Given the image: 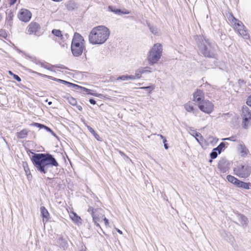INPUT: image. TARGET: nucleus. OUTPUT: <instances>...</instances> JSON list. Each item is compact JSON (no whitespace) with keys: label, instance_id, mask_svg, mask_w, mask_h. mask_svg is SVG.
I'll list each match as a JSON object with an SVG mask.
<instances>
[{"label":"nucleus","instance_id":"f257e3e1","mask_svg":"<svg viewBox=\"0 0 251 251\" xmlns=\"http://www.w3.org/2000/svg\"><path fill=\"white\" fill-rule=\"evenodd\" d=\"M31 153L33 155L30 157L31 160L37 170L42 174H46L50 167L59 166L56 159L49 153Z\"/></svg>","mask_w":251,"mask_h":251},{"label":"nucleus","instance_id":"f03ea898","mask_svg":"<svg viewBox=\"0 0 251 251\" xmlns=\"http://www.w3.org/2000/svg\"><path fill=\"white\" fill-rule=\"evenodd\" d=\"M199 51L205 57L217 60L218 55L215 46L202 35H197L195 37Z\"/></svg>","mask_w":251,"mask_h":251},{"label":"nucleus","instance_id":"7ed1b4c3","mask_svg":"<svg viewBox=\"0 0 251 251\" xmlns=\"http://www.w3.org/2000/svg\"><path fill=\"white\" fill-rule=\"evenodd\" d=\"M109 30L105 26L100 25L94 27L89 35L90 43L93 45H101L109 38Z\"/></svg>","mask_w":251,"mask_h":251},{"label":"nucleus","instance_id":"20e7f679","mask_svg":"<svg viewBox=\"0 0 251 251\" xmlns=\"http://www.w3.org/2000/svg\"><path fill=\"white\" fill-rule=\"evenodd\" d=\"M84 42L83 37L79 33L75 32L71 44V50L75 56H79L82 54L84 49Z\"/></svg>","mask_w":251,"mask_h":251},{"label":"nucleus","instance_id":"39448f33","mask_svg":"<svg viewBox=\"0 0 251 251\" xmlns=\"http://www.w3.org/2000/svg\"><path fill=\"white\" fill-rule=\"evenodd\" d=\"M162 46L159 43L155 44L150 50L147 55L149 64L153 65L157 63L162 54Z\"/></svg>","mask_w":251,"mask_h":251},{"label":"nucleus","instance_id":"423d86ee","mask_svg":"<svg viewBox=\"0 0 251 251\" xmlns=\"http://www.w3.org/2000/svg\"><path fill=\"white\" fill-rule=\"evenodd\" d=\"M234 174L241 178L248 177L251 173V166L248 164H241L233 170Z\"/></svg>","mask_w":251,"mask_h":251},{"label":"nucleus","instance_id":"0eeeda50","mask_svg":"<svg viewBox=\"0 0 251 251\" xmlns=\"http://www.w3.org/2000/svg\"><path fill=\"white\" fill-rule=\"evenodd\" d=\"M241 116L242 126L244 129H247L251 125V110L247 106H242Z\"/></svg>","mask_w":251,"mask_h":251},{"label":"nucleus","instance_id":"6e6552de","mask_svg":"<svg viewBox=\"0 0 251 251\" xmlns=\"http://www.w3.org/2000/svg\"><path fill=\"white\" fill-rule=\"evenodd\" d=\"M199 108L202 112L209 114L211 113L214 108L213 104L208 100H203L199 103Z\"/></svg>","mask_w":251,"mask_h":251},{"label":"nucleus","instance_id":"1a4fd4ad","mask_svg":"<svg viewBox=\"0 0 251 251\" xmlns=\"http://www.w3.org/2000/svg\"><path fill=\"white\" fill-rule=\"evenodd\" d=\"M100 209L94 208L90 206L88 209V212L91 215L93 218V221L95 225L99 227H100L99 222L102 221V218L103 216H100L98 213Z\"/></svg>","mask_w":251,"mask_h":251},{"label":"nucleus","instance_id":"9d476101","mask_svg":"<svg viewBox=\"0 0 251 251\" xmlns=\"http://www.w3.org/2000/svg\"><path fill=\"white\" fill-rule=\"evenodd\" d=\"M32 14L30 11L26 9H22L18 14V19L24 22L27 23L30 21Z\"/></svg>","mask_w":251,"mask_h":251},{"label":"nucleus","instance_id":"9b49d317","mask_svg":"<svg viewBox=\"0 0 251 251\" xmlns=\"http://www.w3.org/2000/svg\"><path fill=\"white\" fill-rule=\"evenodd\" d=\"M229 163L226 158L223 157L219 161L218 168L221 173H224L227 171L229 168Z\"/></svg>","mask_w":251,"mask_h":251},{"label":"nucleus","instance_id":"f8f14e48","mask_svg":"<svg viewBox=\"0 0 251 251\" xmlns=\"http://www.w3.org/2000/svg\"><path fill=\"white\" fill-rule=\"evenodd\" d=\"M28 32L30 34H36L40 28L39 24L36 22L31 23L28 26Z\"/></svg>","mask_w":251,"mask_h":251},{"label":"nucleus","instance_id":"ddd939ff","mask_svg":"<svg viewBox=\"0 0 251 251\" xmlns=\"http://www.w3.org/2000/svg\"><path fill=\"white\" fill-rule=\"evenodd\" d=\"M194 100L199 103L204 100V93L201 90H197L193 95Z\"/></svg>","mask_w":251,"mask_h":251},{"label":"nucleus","instance_id":"4468645a","mask_svg":"<svg viewBox=\"0 0 251 251\" xmlns=\"http://www.w3.org/2000/svg\"><path fill=\"white\" fill-rule=\"evenodd\" d=\"M237 218L241 223V226L243 228L246 227L248 225V219L245 215L241 214H238Z\"/></svg>","mask_w":251,"mask_h":251},{"label":"nucleus","instance_id":"2eb2a0df","mask_svg":"<svg viewBox=\"0 0 251 251\" xmlns=\"http://www.w3.org/2000/svg\"><path fill=\"white\" fill-rule=\"evenodd\" d=\"M40 211L43 222H47L49 220L50 217V214L48 211L44 206H41L40 207Z\"/></svg>","mask_w":251,"mask_h":251},{"label":"nucleus","instance_id":"dca6fc26","mask_svg":"<svg viewBox=\"0 0 251 251\" xmlns=\"http://www.w3.org/2000/svg\"><path fill=\"white\" fill-rule=\"evenodd\" d=\"M250 183H246L245 182H243L242 181H241L239 180L238 179H237V181H236L234 185H236L237 187L239 188H244L245 189H249V185Z\"/></svg>","mask_w":251,"mask_h":251},{"label":"nucleus","instance_id":"f3484780","mask_svg":"<svg viewBox=\"0 0 251 251\" xmlns=\"http://www.w3.org/2000/svg\"><path fill=\"white\" fill-rule=\"evenodd\" d=\"M57 243L59 245L60 247L62 248L64 250H66L68 247L67 241L62 237H59L57 239Z\"/></svg>","mask_w":251,"mask_h":251},{"label":"nucleus","instance_id":"a211bd4d","mask_svg":"<svg viewBox=\"0 0 251 251\" xmlns=\"http://www.w3.org/2000/svg\"><path fill=\"white\" fill-rule=\"evenodd\" d=\"M29 130L27 129H24L20 132L16 133V136L18 139L25 138L28 133Z\"/></svg>","mask_w":251,"mask_h":251},{"label":"nucleus","instance_id":"6ab92c4d","mask_svg":"<svg viewBox=\"0 0 251 251\" xmlns=\"http://www.w3.org/2000/svg\"><path fill=\"white\" fill-rule=\"evenodd\" d=\"M185 110L188 112H192L193 113H195L197 109H195L193 106V105L190 102H188L184 104V105Z\"/></svg>","mask_w":251,"mask_h":251},{"label":"nucleus","instance_id":"aec40b11","mask_svg":"<svg viewBox=\"0 0 251 251\" xmlns=\"http://www.w3.org/2000/svg\"><path fill=\"white\" fill-rule=\"evenodd\" d=\"M79 90H80L81 92H86L87 94H89V95H90L92 96H96V97H99L100 96H101V94H100L90 93V91H92L91 90L89 89L86 88H85V87H83L82 86L80 87Z\"/></svg>","mask_w":251,"mask_h":251},{"label":"nucleus","instance_id":"412c9836","mask_svg":"<svg viewBox=\"0 0 251 251\" xmlns=\"http://www.w3.org/2000/svg\"><path fill=\"white\" fill-rule=\"evenodd\" d=\"M66 7L68 10L72 11L76 7V4L73 0H70L66 3Z\"/></svg>","mask_w":251,"mask_h":251},{"label":"nucleus","instance_id":"4be33fe9","mask_svg":"<svg viewBox=\"0 0 251 251\" xmlns=\"http://www.w3.org/2000/svg\"><path fill=\"white\" fill-rule=\"evenodd\" d=\"M239 151H240V153H241V155L242 156H246L249 151L248 150L245 146V145L240 144V145H239Z\"/></svg>","mask_w":251,"mask_h":251},{"label":"nucleus","instance_id":"5701e85b","mask_svg":"<svg viewBox=\"0 0 251 251\" xmlns=\"http://www.w3.org/2000/svg\"><path fill=\"white\" fill-rule=\"evenodd\" d=\"M108 9L110 11H111L116 14H118V15H120L121 14H128V12H123L121 11V9L116 8L115 7H114L112 6H109Z\"/></svg>","mask_w":251,"mask_h":251},{"label":"nucleus","instance_id":"b1692460","mask_svg":"<svg viewBox=\"0 0 251 251\" xmlns=\"http://www.w3.org/2000/svg\"><path fill=\"white\" fill-rule=\"evenodd\" d=\"M238 34L241 35L243 38L245 39H248L249 38V35L247 32L246 28H243L242 29H238Z\"/></svg>","mask_w":251,"mask_h":251},{"label":"nucleus","instance_id":"393cba45","mask_svg":"<svg viewBox=\"0 0 251 251\" xmlns=\"http://www.w3.org/2000/svg\"><path fill=\"white\" fill-rule=\"evenodd\" d=\"M70 217L74 222L81 223V219L75 213L72 212L70 215Z\"/></svg>","mask_w":251,"mask_h":251},{"label":"nucleus","instance_id":"a878e982","mask_svg":"<svg viewBox=\"0 0 251 251\" xmlns=\"http://www.w3.org/2000/svg\"><path fill=\"white\" fill-rule=\"evenodd\" d=\"M140 69L142 74L151 73L155 70L154 69L150 67H141Z\"/></svg>","mask_w":251,"mask_h":251},{"label":"nucleus","instance_id":"bb28decb","mask_svg":"<svg viewBox=\"0 0 251 251\" xmlns=\"http://www.w3.org/2000/svg\"><path fill=\"white\" fill-rule=\"evenodd\" d=\"M233 25L235 30L237 31V32H238V29L246 28L243 23L239 20Z\"/></svg>","mask_w":251,"mask_h":251},{"label":"nucleus","instance_id":"cd10ccee","mask_svg":"<svg viewBox=\"0 0 251 251\" xmlns=\"http://www.w3.org/2000/svg\"><path fill=\"white\" fill-rule=\"evenodd\" d=\"M13 16H14V15H13V12L10 11L6 18V21H7V23L10 26H11L12 24Z\"/></svg>","mask_w":251,"mask_h":251},{"label":"nucleus","instance_id":"c85d7f7f","mask_svg":"<svg viewBox=\"0 0 251 251\" xmlns=\"http://www.w3.org/2000/svg\"><path fill=\"white\" fill-rule=\"evenodd\" d=\"M227 144V143L222 142L216 148H215V149L220 153H221L222 151L225 148L226 145Z\"/></svg>","mask_w":251,"mask_h":251},{"label":"nucleus","instance_id":"c756f323","mask_svg":"<svg viewBox=\"0 0 251 251\" xmlns=\"http://www.w3.org/2000/svg\"><path fill=\"white\" fill-rule=\"evenodd\" d=\"M67 100L68 102L72 105L75 106L76 105L77 101L71 95H67Z\"/></svg>","mask_w":251,"mask_h":251},{"label":"nucleus","instance_id":"7c9ffc66","mask_svg":"<svg viewBox=\"0 0 251 251\" xmlns=\"http://www.w3.org/2000/svg\"><path fill=\"white\" fill-rule=\"evenodd\" d=\"M32 73H34V74H37L39 76H42V77H46V78H49L50 79H51V80H54V81H56V80H57V78L51 76L47 75H43L42 74L38 73V72H35V71H32Z\"/></svg>","mask_w":251,"mask_h":251},{"label":"nucleus","instance_id":"2f4dec72","mask_svg":"<svg viewBox=\"0 0 251 251\" xmlns=\"http://www.w3.org/2000/svg\"><path fill=\"white\" fill-rule=\"evenodd\" d=\"M150 31L154 35H158V29L156 27L151 25L150 23H147Z\"/></svg>","mask_w":251,"mask_h":251},{"label":"nucleus","instance_id":"473e14b6","mask_svg":"<svg viewBox=\"0 0 251 251\" xmlns=\"http://www.w3.org/2000/svg\"><path fill=\"white\" fill-rule=\"evenodd\" d=\"M67 86L68 87H72L74 90L78 91L80 90L81 86L78 85L77 84L68 82V84H67Z\"/></svg>","mask_w":251,"mask_h":251},{"label":"nucleus","instance_id":"72a5a7b5","mask_svg":"<svg viewBox=\"0 0 251 251\" xmlns=\"http://www.w3.org/2000/svg\"><path fill=\"white\" fill-rule=\"evenodd\" d=\"M219 154L220 153L217 151L215 148H214L212 150L211 152L210 153V156L211 159H215Z\"/></svg>","mask_w":251,"mask_h":251},{"label":"nucleus","instance_id":"f704fd0d","mask_svg":"<svg viewBox=\"0 0 251 251\" xmlns=\"http://www.w3.org/2000/svg\"><path fill=\"white\" fill-rule=\"evenodd\" d=\"M228 20L230 22L232 25H234L238 20L236 19L232 14H230L228 17Z\"/></svg>","mask_w":251,"mask_h":251},{"label":"nucleus","instance_id":"c9c22d12","mask_svg":"<svg viewBox=\"0 0 251 251\" xmlns=\"http://www.w3.org/2000/svg\"><path fill=\"white\" fill-rule=\"evenodd\" d=\"M52 33L55 36L58 37H62L63 36L61 31L59 29H54L51 31Z\"/></svg>","mask_w":251,"mask_h":251},{"label":"nucleus","instance_id":"e433bc0d","mask_svg":"<svg viewBox=\"0 0 251 251\" xmlns=\"http://www.w3.org/2000/svg\"><path fill=\"white\" fill-rule=\"evenodd\" d=\"M226 179L227 180L230 182V183L234 184L236 181H237V178L235 177L234 176H231V175H228L226 176Z\"/></svg>","mask_w":251,"mask_h":251},{"label":"nucleus","instance_id":"4c0bfd02","mask_svg":"<svg viewBox=\"0 0 251 251\" xmlns=\"http://www.w3.org/2000/svg\"><path fill=\"white\" fill-rule=\"evenodd\" d=\"M82 122L84 124V125H85V126H86L87 127V129L88 130V131L91 133H92V134H93L94 133H95V132H96L90 126H88L87 125V123H86V122L83 120H82Z\"/></svg>","mask_w":251,"mask_h":251},{"label":"nucleus","instance_id":"58836bf2","mask_svg":"<svg viewBox=\"0 0 251 251\" xmlns=\"http://www.w3.org/2000/svg\"><path fill=\"white\" fill-rule=\"evenodd\" d=\"M142 74V73H141V70L140 68L135 71L134 76H135L136 79H137L140 78L141 77Z\"/></svg>","mask_w":251,"mask_h":251},{"label":"nucleus","instance_id":"ea45409f","mask_svg":"<svg viewBox=\"0 0 251 251\" xmlns=\"http://www.w3.org/2000/svg\"><path fill=\"white\" fill-rule=\"evenodd\" d=\"M195 137L197 141L199 143H201L200 141H202L203 137H202V135H201V134L199 132H196Z\"/></svg>","mask_w":251,"mask_h":251},{"label":"nucleus","instance_id":"a19ab883","mask_svg":"<svg viewBox=\"0 0 251 251\" xmlns=\"http://www.w3.org/2000/svg\"><path fill=\"white\" fill-rule=\"evenodd\" d=\"M23 167L27 175L30 174V170L26 162H23Z\"/></svg>","mask_w":251,"mask_h":251},{"label":"nucleus","instance_id":"79ce46f5","mask_svg":"<svg viewBox=\"0 0 251 251\" xmlns=\"http://www.w3.org/2000/svg\"><path fill=\"white\" fill-rule=\"evenodd\" d=\"M41 67L50 71H52L51 67L50 66L48 63L45 64L44 63H41Z\"/></svg>","mask_w":251,"mask_h":251},{"label":"nucleus","instance_id":"37998d69","mask_svg":"<svg viewBox=\"0 0 251 251\" xmlns=\"http://www.w3.org/2000/svg\"><path fill=\"white\" fill-rule=\"evenodd\" d=\"M142 89L145 90L146 91H149V93L150 94L152 90L154 89V87L152 86H146V87H142L140 88Z\"/></svg>","mask_w":251,"mask_h":251},{"label":"nucleus","instance_id":"c03bdc74","mask_svg":"<svg viewBox=\"0 0 251 251\" xmlns=\"http://www.w3.org/2000/svg\"><path fill=\"white\" fill-rule=\"evenodd\" d=\"M31 125L37 127L39 128L40 129L43 128L44 127V126H45L44 125H43V124H41L40 123H33L31 124Z\"/></svg>","mask_w":251,"mask_h":251},{"label":"nucleus","instance_id":"a18cd8bd","mask_svg":"<svg viewBox=\"0 0 251 251\" xmlns=\"http://www.w3.org/2000/svg\"><path fill=\"white\" fill-rule=\"evenodd\" d=\"M117 80H121L124 81L128 80L127 75H121L117 78Z\"/></svg>","mask_w":251,"mask_h":251},{"label":"nucleus","instance_id":"49530a36","mask_svg":"<svg viewBox=\"0 0 251 251\" xmlns=\"http://www.w3.org/2000/svg\"><path fill=\"white\" fill-rule=\"evenodd\" d=\"M227 237H228V240L227 239L228 242H233L234 240L233 236L230 233H226Z\"/></svg>","mask_w":251,"mask_h":251},{"label":"nucleus","instance_id":"de8ad7c7","mask_svg":"<svg viewBox=\"0 0 251 251\" xmlns=\"http://www.w3.org/2000/svg\"><path fill=\"white\" fill-rule=\"evenodd\" d=\"M223 140H229V141H236V139L235 136H232L228 138H226L223 139Z\"/></svg>","mask_w":251,"mask_h":251},{"label":"nucleus","instance_id":"09e8293b","mask_svg":"<svg viewBox=\"0 0 251 251\" xmlns=\"http://www.w3.org/2000/svg\"><path fill=\"white\" fill-rule=\"evenodd\" d=\"M231 116H232V114H231L229 112H228L226 113H223V114L220 113L219 114V117H224L225 116L230 117Z\"/></svg>","mask_w":251,"mask_h":251},{"label":"nucleus","instance_id":"8fccbe9b","mask_svg":"<svg viewBox=\"0 0 251 251\" xmlns=\"http://www.w3.org/2000/svg\"><path fill=\"white\" fill-rule=\"evenodd\" d=\"M246 103L248 106L251 107V95L248 97Z\"/></svg>","mask_w":251,"mask_h":251},{"label":"nucleus","instance_id":"3c124183","mask_svg":"<svg viewBox=\"0 0 251 251\" xmlns=\"http://www.w3.org/2000/svg\"><path fill=\"white\" fill-rule=\"evenodd\" d=\"M56 81L65 84L66 85H67V84H68V81L58 78H57Z\"/></svg>","mask_w":251,"mask_h":251},{"label":"nucleus","instance_id":"603ef678","mask_svg":"<svg viewBox=\"0 0 251 251\" xmlns=\"http://www.w3.org/2000/svg\"><path fill=\"white\" fill-rule=\"evenodd\" d=\"M13 77H14V78L15 80H16L17 81H18V82H20V81H21V78L20 77V76H18V75H15V74L13 75Z\"/></svg>","mask_w":251,"mask_h":251},{"label":"nucleus","instance_id":"864d4df0","mask_svg":"<svg viewBox=\"0 0 251 251\" xmlns=\"http://www.w3.org/2000/svg\"><path fill=\"white\" fill-rule=\"evenodd\" d=\"M93 135L98 141H101V139L99 135L96 132Z\"/></svg>","mask_w":251,"mask_h":251},{"label":"nucleus","instance_id":"5fc2aeb1","mask_svg":"<svg viewBox=\"0 0 251 251\" xmlns=\"http://www.w3.org/2000/svg\"><path fill=\"white\" fill-rule=\"evenodd\" d=\"M166 142H167V140H166V138H164L163 142L164 143V148L166 150H167L168 149V144L166 143Z\"/></svg>","mask_w":251,"mask_h":251},{"label":"nucleus","instance_id":"6e6d98bb","mask_svg":"<svg viewBox=\"0 0 251 251\" xmlns=\"http://www.w3.org/2000/svg\"><path fill=\"white\" fill-rule=\"evenodd\" d=\"M103 220L104 222L105 225L107 226L109 224L108 220L104 217V218H102V221Z\"/></svg>","mask_w":251,"mask_h":251},{"label":"nucleus","instance_id":"4d7b16f0","mask_svg":"<svg viewBox=\"0 0 251 251\" xmlns=\"http://www.w3.org/2000/svg\"><path fill=\"white\" fill-rule=\"evenodd\" d=\"M127 78H128V80L129 79H130V80H133V79H136L134 75H127Z\"/></svg>","mask_w":251,"mask_h":251},{"label":"nucleus","instance_id":"13d9d810","mask_svg":"<svg viewBox=\"0 0 251 251\" xmlns=\"http://www.w3.org/2000/svg\"><path fill=\"white\" fill-rule=\"evenodd\" d=\"M45 129H46L48 132H51V131H52V130L48 126H44V128Z\"/></svg>","mask_w":251,"mask_h":251},{"label":"nucleus","instance_id":"bf43d9fd","mask_svg":"<svg viewBox=\"0 0 251 251\" xmlns=\"http://www.w3.org/2000/svg\"><path fill=\"white\" fill-rule=\"evenodd\" d=\"M89 102L92 104H95L96 103V101L94 99H90Z\"/></svg>","mask_w":251,"mask_h":251},{"label":"nucleus","instance_id":"052dcab7","mask_svg":"<svg viewBox=\"0 0 251 251\" xmlns=\"http://www.w3.org/2000/svg\"><path fill=\"white\" fill-rule=\"evenodd\" d=\"M16 1H17V0H10V2H9V3H10V4L11 5H13L14 4H15V2H16Z\"/></svg>","mask_w":251,"mask_h":251},{"label":"nucleus","instance_id":"680f3d73","mask_svg":"<svg viewBox=\"0 0 251 251\" xmlns=\"http://www.w3.org/2000/svg\"><path fill=\"white\" fill-rule=\"evenodd\" d=\"M57 68H60V69H66V68L63 65H59L58 66H56Z\"/></svg>","mask_w":251,"mask_h":251},{"label":"nucleus","instance_id":"e2e57ef3","mask_svg":"<svg viewBox=\"0 0 251 251\" xmlns=\"http://www.w3.org/2000/svg\"><path fill=\"white\" fill-rule=\"evenodd\" d=\"M67 95H70L69 94L65 93L64 95H62V97L63 98L66 99L67 100V97H68Z\"/></svg>","mask_w":251,"mask_h":251},{"label":"nucleus","instance_id":"0e129e2a","mask_svg":"<svg viewBox=\"0 0 251 251\" xmlns=\"http://www.w3.org/2000/svg\"><path fill=\"white\" fill-rule=\"evenodd\" d=\"M76 108L79 111H82V107L80 105H76Z\"/></svg>","mask_w":251,"mask_h":251},{"label":"nucleus","instance_id":"69168bd1","mask_svg":"<svg viewBox=\"0 0 251 251\" xmlns=\"http://www.w3.org/2000/svg\"><path fill=\"white\" fill-rule=\"evenodd\" d=\"M35 64H37V65L39 64V65H41V63H42V62H41L40 61H39V60H36V61H35Z\"/></svg>","mask_w":251,"mask_h":251},{"label":"nucleus","instance_id":"338daca9","mask_svg":"<svg viewBox=\"0 0 251 251\" xmlns=\"http://www.w3.org/2000/svg\"><path fill=\"white\" fill-rule=\"evenodd\" d=\"M120 154L123 156V157L126 155L123 151H119Z\"/></svg>","mask_w":251,"mask_h":251},{"label":"nucleus","instance_id":"774afa93","mask_svg":"<svg viewBox=\"0 0 251 251\" xmlns=\"http://www.w3.org/2000/svg\"><path fill=\"white\" fill-rule=\"evenodd\" d=\"M117 231L120 234H123V232H122V231L121 230H120L119 229H117Z\"/></svg>","mask_w":251,"mask_h":251}]
</instances>
